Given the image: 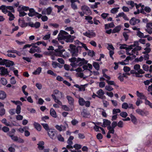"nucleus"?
<instances>
[{
  "mask_svg": "<svg viewBox=\"0 0 152 152\" xmlns=\"http://www.w3.org/2000/svg\"><path fill=\"white\" fill-rule=\"evenodd\" d=\"M1 122L2 123L4 124L6 126H9L10 127H12L11 125V124L7 122V120L5 118H4L3 119H2L1 121Z\"/></svg>",
  "mask_w": 152,
  "mask_h": 152,
  "instance_id": "obj_36",
  "label": "nucleus"
},
{
  "mask_svg": "<svg viewBox=\"0 0 152 152\" xmlns=\"http://www.w3.org/2000/svg\"><path fill=\"white\" fill-rule=\"evenodd\" d=\"M7 9L11 10V12L13 13L15 12V10L13 6H6Z\"/></svg>",
  "mask_w": 152,
  "mask_h": 152,
  "instance_id": "obj_60",
  "label": "nucleus"
},
{
  "mask_svg": "<svg viewBox=\"0 0 152 152\" xmlns=\"http://www.w3.org/2000/svg\"><path fill=\"white\" fill-rule=\"evenodd\" d=\"M78 103L80 105L83 106L85 105V101L83 98L80 97L78 100Z\"/></svg>",
  "mask_w": 152,
  "mask_h": 152,
  "instance_id": "obj_24",
  "label": "nucleus"
},
{
  "mask_svg": "<svg viewBox=\"0 0 152 152\" xmlns=\"http://www.w3.org/2000/svg\"><path fill=\"white\" fill-rule=\"evenodd\" d=\"M39 2L40 5L45 6L47 4V2L44 0H40Z\"/></svg>",
  "mask_w": 152,
  "mask_h": 152,
  "instance_id": "obj_59",
  "label": "nucleus"
},
{
  "mask_svg": "<svg viewBox=\"0 0 152 152\" xmlns=\"http://www.w3.org/2000/svg\"><path fill=\"white\" fill-rule=\"evenodd\" d=\"M52 10V9L51 7H49L46 9L47 14L48 15L51 14Z\"/></svg>",
  "mask_w": 152,
  "mask_h": 152,
  "instance_id": "obj_48",
  "label": "nucleus"
},
{
  "mask_svg": "<svg viewBox=\"0 0 152 152\" xmlns=\"http://www.w3.org/2000/svg\"><path fill=\"white\" fill-rule=\"evenodd\" d=\"M122 108L127 109L129 107V105L127 103L124 102L122 105Z\"/></svg>",
  "mask_w": 152,
  "mask_h": 152,
  "instance_id": "obj_57",
  "label": "nucleus"
},
{
  "mask_svg": "<svg viewBox=\"0 0 152 152\" xmlns=\"http://www.w3.org/2000/svg\"><path fill=\"white\" fill-rule=\"evenodd\" d=\"M11 102L15 104L16 105L19 104V105H22V103L19 101H15L14 100L11 101Z\"/></svg>",
  "mask_w": 152,
  "mask_h": 152,
  "instance_id": "obj_52",
  "label": "nucleus"
},
{
  "mask_svg": "<svg viewBox=\"0 0 152 152\" xmlns=\"http://www.w3.org/2000/svg\"><path fill=\"white\" fill-rule=\"evenodd\" d=\"M21 108L20 105H18L17 106L15 112L16 113L19 114L21 112Z\"/></svg>",
  "mask_w": 152,
  "mask_h": 152,
  "instance_id": "obj_37",
  "label": "nucleus"
},
{
  "mask_svg": "<svg viewBox=\"0 0 152 152\" xmlns=\"http://www.w3.org/2000/svg\"><path fill=\"white\" fill-rule=\"evenodd\" d=\"M90 38L95 37L96 36V33L93 31L89 32Z\"/></svg>",
  "mask_w": 152,
  "mask_h": 152,
  "instance_id": "obj_55",
  "label": "nucleus"
},
{
  "mask_svg": "<svg viewBox=\"0 0 152 152\" xmlns=\"http://www.w3.org/2000/svg\"><path fill=\"white\" fill-rule=\"evenodd\" d=\"M130 116L132 122L135 124H136L137 123V120L136 117L132 114H130Z\"/></svg>",
  "mask_w": 152,
  "mask_h": 152,
  "instance_id": "obj_22",
  "label": "nucleus"
},
{
  "mask_svg": "<svg viewBox=\"0 0 152 152\" xmlns=\"http://www.w3.org/2000/svg\"><path fill=\"white\" fill-rule=\"evenodd\" d=\"M18 11L19 12V16L20 17H23L27 15V13L24 11H21L18 9Z\"/></svg>",
  "mask_w": 152,
  "mask_h": 152,
  "instance_id": "obj_40",
  "label": "nucleus"
},
{
  "mask_svg": "<svg viewBox=\"0 0 152 152\" xmlns=\"http://www.w3.org/2000/svg\"><path fill=\"white\" fill-rule=\"evenodd\" d=\"M137 95L138 97H142L143 98V99H144L145 98V96L144 95L142 94L141 93H140L138 91H137Z\"/></svg>",
  "mask_w": 152,
  "mask_h": 152,
  "instance_id": "obj_54",
  "label": "nucleus"
},
{
  "mask_svg": "<svg viewBox=\"0 0 152 152\" xmlns=\"http://www.w3.org/2000/svg\"><path fill=\"white\" fill-rule=\"evenodd\" d=\"M58 36V41L64 40L65 41L67 35H59Z\"/></svg>",
  "mask_w": 152,
  "mask_h": 152,
  "instance_id": "obj_33",
  "label": "nucleus"
},
{
  "mask_svg": "<svg viewBox=\"0 0 152 152\" xmlns=\"http://www.w3.org/2000/svg\"><path fill=\"white\" fill-rule=\"evenodd\" d=\"M10 82L12 85H14L16 83V81L14 77H12L11 78Z\"/></svg>",
  "mask_w": 152,
  "mask_h": 152,
  "instance_id": "obj_61",
  "label": "nucleus"
},
{
  "mask_svg": "<svg viewBox=\"0 0 152 152\" xmlns=\"http://www.w3.org/2000/svg\"><path fill=\"white\" fill-rule=\"evenodd\" d=\"M5 113V110L4 108L0 109V116H2Z\"/></svg>",
  "mask_w": 152,
  "mask_h": 152,
  "instance_id": "obj_63",
  "label": "nucleus"
},
{
  "mask_svg": "<svg viewBox=\"0 0 152 152\" xmlns=\"http://www.w3.org/2000/svg\"><path fill=\"white\" fill-rule=\"evenodd\" d=\"M41 125L44 129L47 131V132L50 129L49 128L48 125L47 124H42Z\"/></svg>",
  "mask_w": 152,
  "mask_h": 152,
  "instance_id": "obj_41",
  "label": "nucleus"
},
{
  "mask_svg": "<svg viewBox=\"0 0 152 152\" xmlns=\"http://www.w3.org/2000/svg\"><path fill=\"white\" fill-rule=\"evenodd\" d=\"M105 89L109 91H111L113 90V88L109 85H107L105 87Z\"/></svg>",
  "mask_w": 152,
  "mask_h": 152,
  "instance_id": "obj_51",
  "label": "nucleus"
},
{
  "mask_svg": "<svg viewBox=\"0 0 152 152\" xmlns=\"http://www.w3.org/2000/svg\"><path fill=\"white\" fill-rule=\"evenodd\" d=\"M103 124L101 125L102 126L105 127L107 126L110 125L111 122L110 121L104 119H103Z\"/></svg>",
  "mask_w": 152,
  "mask_h": 152,
  "instance_id": "obj_16",
  "label": "nucleus"
},
{
  "mask_svg": "<svg viewBox=\"0 0 152 152\" xmlns=\"http://www.w3.org/2000/svg\"><path fill=\"white\" fill-rule=\"evenodd\" d=\"M140 22V20L137 19L135 18H132L129 21V23L131 25H134L137 23Z\"/></svg>",
  "mask_w": 152,
  "mask_h": 152,
  "instance_id": "obj_10",
  "label": "nucleus"
},
{
  "mask_svg": "<svg viewBox=\"0 0 152 152\" xmlns=\"http://www.w3.org/2000/svg\"><path fill=\"white\" fill-rule=\"evenodd\" d=\"M7 97L6 93L2 90H0V99L4 100Z\"/></svg>",
  "mask_w": 152,
  "mask_h": 152,
  "instance_id": "obj_18",
  "label": "nucleus"
},
{
  "mask_svg": "<svg viewBox=\"0 0 152 152\" xmlns=\"http://www.w3.org/2000/svg\"><path fill=\"white\" fill-rule=\"evenodd\" d=\"M65 51V50L64 49H63L61 50L56 49L54 50V51H55V55L56 56L64 58L65 56L63 54V53Z\"/></svg>",
  "mask_w": 152,
  "mask_h": 152,
  "instance_id": "obj_7",
  "label": "nucleus"
},
{
  "mask_svg": "<svg viewBox=\"0 0 152 152\" xmlns=\"http://www.w3.org/2000/svg\"><path fill=\"white\" fill-rule=\"evenodd\" d=\"M120 115L122 117L125 118L128 116V114L126 112H122L120 113Z\"/></svg>",
  "mask_w": 152,
  "mask_h": 152,
  "instance_id": "obj_47",
  "label": "nucleus"
},
{
  "mask_svg": "<svg viewBox=\"0 0 152 152\" xmlns=\"http://www.w3.org/2000/svg\"><path fill=\"white\" fill-rule=\"evenodd\" d=\"M66 98L68 101L69 104L71 106H72L74 107V99L71 96L67 95L66 96Z\"/></svg>",
  "mask_w": 152,
  "mask_h": 152,
  "instance_id": "obj_11",
  "label": "nucleus"
},
{
  "mask_svg": "<svg viewBox=\"0 0 152 152\" xmlns=\"http://www.w3.org/2000/svg\"><path fill=\"white\" fill-rule=\"evenodd\" d=\"M93 64V66L96 70H99L100 66L98 63L96 62H94Z\"/></svg>",
  "mask_w": 152,
  "mask_h": 152,
  "instance_id": "obj_30",
  "label": "nucleus"
},
{
  "mask_svg": "<svg viewBox=\"0 0 152 152\" xmlns=\"http://www.w3.org/2000/svg\"><path fill=\"white\" fill-rule=\"evenodd\" d=\"M119 8V7L113 8L111 10V12L113 14H115L118 11V10Z\"/></svg>",
  "mask_w": 152,
  "mask_h": 152,
  "instance_id": "obj_58",
  "label": "nucleus"
},
{
  "mask_svg": "<svg viewBox=\"0 0 152 152\" xmlns=\"http://www.w3.org/2000/svg\"><path fill=\"white\" fill-rule=\"evenodd\" d=\"M123 35L124 37L125 41H127L129 39V36L127 34V32L126 31H124L123 32Z\"/></svg>",
  "mask_w": 152,
  "mask_h": 152,
  "instance_id": "obj_49",
  "label": "nucleus"
},
{
  "mask_svg": "<svg viewBox=\"0 0 152 152\" xmlns=\"http://www.w3.org/2000/svg\"><path fill=\"white\" fill-rule=\"evenodd\" d=\"M88 55L91 57H93L95 56V53L93 50H89L87 52Z\"/></svg>",
  "mask_w": 152,
  "mask_h": 152,
  "instance_id": "obj_29",
  "label": "nucleus"
},
{
  "mask_svg": "<svg viewBox=\"0 0 152 152\" xmlns=\"http://www.w3.org/2000/svg\"><path fill=\"white\" fill-rule=\"evenodd\" d=\"M136 113L142 116H146L149 114V111L145 109L142 110L137 108L136 110Z\"/></svg>",
  "mask_w": 152,
  "mask_h": 152,
  "instance_id": "obj_5",
  "label": "nucleus"
},
{
  "mask_svg": "<svg viewBox=\"0 0 152 152\" xmlns=\"http://www.w3.org/2000/svg\"><path fill=\"white\" fill-rule=\"evenodd\" d=\"M121 112V110L119 109H114L113 111V115L115 114Z\"/></svg>",
  "mask_w": 152,
  "mask_h": 152,
  "instance_id": "obj_56",
  "label": "nucleus"
},
{
  "mask_svg": "<svg viewBox=\"0 0 152 152\" xmlns=\"http://www.w3.org/2000/svg\"><path fill=\"white\" fill-rule=\"evenodd\" d=\"M145 50L142 52V53L144 54H148L151 51V49L150 48L146 47L144 49Z\"/></svg>",
  "mask_w": 152,
  "mask_h": 152,
  "instance_id": "obj_39",
  "label": "nucleus"
},
{
  "mask_svg": "<svg viewBox=\"0 0 152 152\" xmlns=\"http://www.w3.org/2000/svg\"><path fill=\"white\" fill-rule=\"evenodd\" d=\"M52 65L54 68H56L57 66L61 68L63 66L60 65V64L58 63L55 61H53L52 63Z\"/></svg>",
  "mask_w": 152,
  "mask_h": 152,
  "instance_id": "obj_32",
  "label": "nucleus"
},
{
  "mask_svg": "<svg viewBox=\"0 0 152 152\" xmlns=\"http://www.w3.org/2000/svg\"><path fill=\"white\" fill-rule=\"evenodd\" d=\"M34 128L38 131L41 130L42 126L38 123L34 122L33 124Z\"/></svg>",
  "mask_w": 152,
  "mask_h": 152,
  "instance_id": "obj_17",
  "label": "nucleus"
},
{
  "mask_svg": "<svg viewBox=\"0 0 152 152\" xmlns=\"http://www.w3.org/2000/svg\"><path fill=\"white\" fill-rule=\"evenodd\" d=\"M55 7H56L58 9L57 12L59 13L62 10L64 7V5H62L61 6H59L58 5H55Z\"/></svg>",
  "mask_w": 152,
  "mask_h": 152,
  "instance_id": "obj_35",
  "label": "nucleus"
},
{
  "mask_svg": "<svg viewBox=\"0 0 152 152\" xmlns=\"http://www.w3.org/2000/svg\"><path fill=\"white\" fill-rule=\"evenodd\" d=\"M81 10L83 12H84L86 15H90L91 14V12L89 8L86 5L82 6L81 7Z\"/></svg>",
  "mask_w": 152,
  "mask_h": 152,
  "instance_id": "obj_6",
  "label": "nucleus"
},
{
  "mask_svg": "<svg viewBox=\"0 0 152 152\" xmlns=\"http://www.w3.org/2000/svg\"><path fill=\"white\" fill-rule=\"evenodd\" d=\"M78 122V121L76 119H73L71 121V124L73 126H75Z\"/></svg>",
  "mask_w": 152,
  "mask_h": 152,
  "instance_id": "obj_64",
  "label": "nucleus"
},
{
  "mask_svg": "<svg viewBox=\"0 0 152 152\" xmlns=\"http://www.w3.org/2000/svg\"><path fill=\"white\" fill-rule=\"evenodd\" d=\"M64 125H61L62 127V131H64L66 130V128H68V124L67 123L64 122Z\"/></svg>",
  "mask_w": 152,
  "mask_h": 152,
  "instance_id": "obj_34",
  "label": "nucleus"
},
{
  "mask_svg": "<svg viewBox=\"0 0 152 152\" xmlns=\"http://www.w3.org/2000/svg\"><path fill=\"white\" fill-rule=\"evenodd\" d=\"M11 139L13 141L17 142L19 143H23L24 142V140L20 137L18 138L17 136L13 135L11 137Z\"/></svg>",
  "mask_w": 152,
  "mask_h": 152,
  "instance_id": "obj_9",
  "label": "nucleus"
},
{
  "mask_svg": "<svg viewBox=\"0 0 152 152\" xmlns=\"http://www.w3.org/2000/svg\"><path fill=\"white\" fill-rule=\"evenodd\" d=\"M137 35L140 38H142L143 37L144 34L141 32L140 30L137 32Z\"/></svg>",
  "mask_w": 152,
  "mask_h": 152,
  "instance_id": "obj_53",
  "label": "nucleus"
},
{
  "mask_svg": "<svg viewBox=\"0 0 152 152\" xmlns=\"http://www.w3.org/2000/svg\"><path fill=\"white\" fill-rule=\"evenodd\" d=\"M139 41H135L134 42V44L129 45V47L131 49H132L133 48L139 46Z\"/></svg>",
  "mask_w": 152,
  "mask_h": 152,
  "instance_id": "obj_31",
  "label": "nucleus"
},
{
  "mask_svg": "<svg viewBox=\"0 0 152 152\" xmlns=\"http://www.w3.org/2000/svg\"><path fill=\"white\" fill-rule=\"evenodd\" d=\"M70 2L71 3V8L74 10H75L77 9V5L73 1V0H70Z\"/></svg>",
  "mask_w": 152,
  "mask_h": 152,
  "instance_id": "obj_23",
  "label": "nucleus"
},
{
  "mask_svg": "<svg viewBox=\"0 0 152 152\" xmlns=\"http://www.w3.org/2000/svg\"><path fill=\"white\" fill-rule=\"evenodd\" d=\"M8 13V14L7 15L8 16H9V20L10 21H12L15 18V17L14 15L10 11H9Z\"/></svg>",
  "mask_w": 152,
  "mask_h": 152,
  "instance_id": "obj_25",
  "label": "nucleus"
},
{
  "mask_svg": "<svg viewBox=\"0 0 152 152\" xmlns=\"http://www.w3.org/2000/svg\"><path fill=\"white\" fill-rule=\"evenodd\" d=\"M123 70L124 72L127 73L130 71V68L127 66H124L123 68Z\"/></svg>",
  "mask_w": 152,
  "mask_h": 152,
  "instance_id": "obj_62",
  "label": "nucleus"
},
{
  "mask_svg": "<svg viewBox=\"0 0 152 152\" xmlns=\"http://www.w3.org/2000/svg\"><path fill=\"white\" fill-rule=\"evenodd\" d=\"M50 114L52 117L54 118H56L57 117L56 113L53 108H51L50 109Z\"/></svg>",
  "mask_w": 152,
  "mask_h": 152,
  "instance_id": "obj_20",
  "label": "nucleus"
},
{
  "mask_svg": "<svg viewBox=\"0 0 152 152\" xmlns=\"http://www.w3.org/2000/svg\"><path fill=\"white\" fill-rule=\"evenodd\" d=\"M57 131L54 129H50L48 132L50 137L52 140H55L57 138Z\"/></svg>",
  "mask_w": 152,
  "mask_h": 152,
  "instance_id": "obj_4",
  "label": "nucleus"
},
{
  "mask_svg": "<svg viewBox=\"0 0 152 152\" xmlns=\"http://www.w3.org/2000/svg\"><path fill=\"white\" fill-rule=\"evenodd\" d=\"M55 51H51L49 52H46L45 53V54L48 56L55 55Z\"/></svg>",
  "mask_w": 152,
  "mask_h": 152,
  "instance_id": "obj_45",
  "label": "nucleus"
},
{
  "mask_svg": "<svg viewBox=\"0 0 152 152\" xmlns=\"http://www.w3.org/2000/svg\"><path fill=\"white\" fill-rule=\"evenodd\" d=\"M47 73L48 74L51 75L55 77L57 76V74L56 73H54L53 71L51 70H48L47 72Z\"/></svg>",
  "mask_w": 152,
  "mask_h": 152,
  "instance_id": "obj_44",
  "label": "nucleus"
},
{
  "mask_svg": "<svg viewBox=\"0 0 152 152\" xmlns=\"http://www.w3.org/2000/svg\"><path fill=\"white\" fill-rule=\"evenodd\" d=\"M121 26L119 25L116 26L112 30V33H118L121 30Z\"/></svg>",
  "mask_w": 152,
  "mask_h": 152,
  "instance_id": "obj_21",
  "label": "nucleus"
},
{
  "mask_svg": "<svg viewBox=\"0 0 152 152\" xmlns=\"http://www.w3.org/2000/svg\"><path fill=\"white\" fill-rule=\"evenodd\" d=\"M142 47L140 46H137L134 48L132 50V53L134 54H136V55H138V51H140L141 50Z\"/></svg>",
  "mask_w": 152,
  "mask_h": 152,
  "instance_id": "obj_13",
  "label": "nucleus"
},
{
  "mask_svg": "<svg viewBox=\"0 0 152 152\" xmlns=\"http://www.w3.org/2000/svg\"><path fill=\"white\" fill-rule=\"evenodd\" d=\"M120 45H121L119 47V48L120 49H125L126 50H127V49H131V48H130V47H129V45L128 46V47H126V46H127L126 44H124L122 45L121 44H120Z\"/></svg>",
  "mask_w": 152,
  "mask_h": 152,
  "instance_id": "obj_28",
  "label": "nucleus"
},
{
  "mask_svg": "<svg viewBox=\"0 0 152 152\" xmlns=\"http://www.w3.org/2000/svg\"><path fill=\"white\" fill-rule=\"evenodd\" d=\"M29 12L28 14V15L29 17H32L35 15V12H36L33 8H30L29 10Z\"/></svg>",
  "mask_w": 152,
  "mask_h": 152,
  "instance_id": "obj_19",
  "label": "nucleus"
},
{
  "mask_svg": "<svg viewBox=\"0 0 152 152\" xmlns=\"http://www.w3.org/2000/svg\"><path fill=\"white\" fill-rule=\"evenodd\" d=\"M10 72V71H8L7 69L3 66H0V74L1 75H8Z\"/></svg>",
  "mask_w": 152,
  "mask_h": 152,
  "instance_id": "obj_8",
  "label": "nucleus"
},
{
  "mask_svg": "<svg viewBox=\"0 0 152 152\" xmlns=\"http://www.w3.org/2000/svg\"><path fill=\"white\" fill-rule=\"evenodd\" d=\"M74 137L73 136H70L69 138H68L67 140V143L68 144H72L73 142L72 141V140L74 139Z\"/></svg>",
  "mask_w": 152,
  "mask_h": 152,
  "instance_id": "obj_38",
  "label": "nucleus"
},
{
  "mask_svg": "<svg viewBox=\"0 0 152 152\" xmlns=\"http://www.w3.org/2000/svg\"><path fill=\"white\" fill-rule=\"evenodd\" d=\"M81 59L79 57L76 58L75 57H72L70 58L69 59V61L71 63L70 65L73 68H76L78 66V64L80 60Z\"/></svg>",
  "mask_w": 152,
  "mask_h": 152,
  "instance_id": "obj_2",
  "label": "nucleus"
},
{
  "mask_svg": "<svg viewBox=\"0 0 152 152\" xmlns=\"http://www.w3.org/2000/svg\"><path fill=\"white\" fill-rule=\"evenodd\" d=\"M44 142L43 141H40L37 144L38 145L37 148L39 150H42L44 149Z\"/></svg>",
  "mask_w": 152,
  "mask_h": 152,
  "instance_id": "obj_15",
  "label": "nucleus"
},
{
  "mask_svg": "<svg viewBox=\"0 0 152 152\" xmlns=\"http://www.w3.org/2000/svg\"><path fill=\"white\" fill-rule=\"evenodd\" d=\"M75 37L73 36H71L70 34L67 35L65 42H72Z\"/></svg>",
  "mask_w": 152,
  "mask_h": 152,
  "instance_id": "obj_12",
  "label": "nucleus"
},
{
  "mask_svg": "<svg viewBox=\"0 0 152 152\" xmlns=\"http://www.w3.org/2000/svg\"><path fill=\"white\" fill-rule=\"evenodd\" d=\"M106 82L109 85H114L115 86H116V84L113 81L109 80H106Z\"/></svg>",
  "mask_w": 152,
  "mask_h": 152,
  "instance_id": "obj_43",
  "label": "nucleus"
},
{
  "mask_svg": "<svg viewBox=\"0 0 152 152\" xmlns=\"http://www.w3.org/2000/svg\"><path fill=\"white\" fill-rule=\"evenodd\" d=\"M80 59L78 62V66L80 67L87 64L88 61L86 60L84 58H80Z\"/></svg>",
  "mask_w": 152,
  "mask_h": 152,
  "instance_id": "obj_14",
  "label": "nucleus"
},
{
  "mask_svg": "<svg viewBox=\"0 0 152 152\" xmlns=\"http://www.w3.org/2000/svg\"><path fill=\"white\" fill-rule=\"evenodd\" d=\"M97 93L98 94V95L99 96L98 97L99 98L102 99V96H103V95L104 94V92L103 91V90L102 89H100L97 92Z\"/></svg>",
  "mask_w": 152,
  "mask_h": 152,
  "instance_id": "obj_27",
  "label": "nucleus"
},
{
  "mask_svg": "<svg viewBox=\"0 0 152 152\" xmlns=\"http://www.w3.org/2000/svg\"><path fill=\"white\" fill-rule=\"evenodd\" d=\"M81 47L80 46L76 47L75 45L70 44L68 50L72 57H77L79 53H80L81 51Z\"/></svg>",
  "mask_w": 152,
  "mask_h": 152,
  "instance_id": "obj_1",
  "label": "nucleus"
},
{
  "mask_svg": "<svg viewBox=\"0 0 152 152\" xmlns=\"http://www.w3.org/2000/svg\"><path fill=\"white\" fill-rule=\"evenodd\" d=\"M0 81L1 84L3 85H6L7 83V80L4 78H1Z\"/></svg>",
  "mask_w": 152,
  "mask_h": 152,
  "instance_id": "obj_50",
  "label": "nucleus"
},
{
  "mask_svg": "<svg viewBox=\"0 0 152 152\" xmlns=\"http://www.w3.org/2000/svg\"><path fill=\"white\" fill-rule=\"evenodd\" d=\"M42 71V68L38 67L36 70H35L33 72V74L34 75H39Z\"/></svg>",
  "mask_w": 152,
  "mask_h": 152,
  "instance_id": "obj_26",
  "label": "nucleus"
},
{
  "mask_svg": "<svg viewBox=\"0 0 152 152\" xmlns=\"http://www.w3.org/2000/svg\"><path fill=\"white\" fill-rule=\"evenodd\" d=\"M5 65L6 67H9L11 66L14 65V63L12 61L6 59H3L0 58V65Z\"/></svg>",
  "mask_w": 152,
  "mask_h": 152,
  "instance_id": "obj_3",
  "label": "nucleus"
},
{
  "mask_svg": "<svg viewBox=\"0 0 152 152\" xmlns=\"http://www.w3.org/2000/svg\"><path fill=\"white\" fill-rule=\"evenodd\" d=\"M73 148H75L76 150H79L81 148L82 145L80 144H75L74 145Z\"/></svg>",
  "mask_w": 152,
  "mask_h": 152,
  "instance_id": "obj_46",
  "label": "nucleus"
},
{
  "mask_svg": "<svg viewBox=\"0 0 152 152\" xmlns=\"http://www.w3.org/2000/svg\"><path fill=\"white\" fill-rule=\"evenodd\" d=\"M57 137L58 140L60 141L63 142L64 141V138L61 134H59L57 136Z\"/></svg>",
  "mask_w": 152,
  "mask_h": 152,
  "instance_id": "obj_42",
  "label": "nucleus"
}]
</instances>
